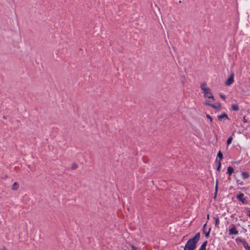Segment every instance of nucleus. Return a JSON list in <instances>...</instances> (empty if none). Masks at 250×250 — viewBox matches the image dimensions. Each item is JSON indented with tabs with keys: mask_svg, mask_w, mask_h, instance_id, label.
<instances>
[{
	"mask_svg": "<svg viewBox=\"0 0 250 250\" xmlns=\"http://www.w3.org/2000/svg\"><path fill=\"white\" fill-rule=\"evenodd\" d=\"M200 238V233L198 232L195 235L189 239L187 242L184 249L186 250H194L197 246V244Z\"/></svg>",
	"mask_w": 250,
	"mask_h": 250,
	"instance_id": "1",
	"label": "nucleus"
},
{
	"mask_svg": "<svg viewBox=\"0 0 250 250\" xmlns=\"http://www.w3.org/2000/svg\"><path fill=\"white\" fill-rule=\"evenodd\" d=\"M201 88L204 91L205 98L211 99L212 101H215V98H214L211 89L209 87H207L206 83H202L201 84Z\"/></svg>",
	"mask_w": 250,
	"mask_h": 250,
	"instance_id": "2",
	"label": "nucleus"
},
{
	"mask_svg": "<svg viewBox=\"0 0 250 250\" xmlns=\"http://www.w3.org/2000/svg\"><path fill=\"white\" fill-rule=\"evenodd\" d=\"M229 235H237L238 234V231L236 229L234 225L232 224L231 228L229 229Z\"/></svg>",
	"mask_w": 250,
	"mask_h": 250,
	"instance_id": "3",
	"label": "nucleus"
},
{
	"mask_svg": "<svg viewBox=\"0 0 250 250\" xmlns=\"http://www.w3.org/2000/svg\"><path fill=\"white\" fill-rule=\"evenodd\" d=\"M234 82V75L232 73L231 75L225 83L226 85H229Z\"/></svg>",
	"mask_w": 250,
	"mask_h": 250,
	"instance_id": "4",
	"label": "nucleus"
},
{
	"mask_svg": "<svg viewBox=\"0 0 250 250\" xmlns=\"http://www.w3.org/2000/svg\"><path fill=\"white\" fill-rule=\"evenodd\" d=\"M218 119L220 121L223 119H229L228 116L225 113L219 115Z\"/></svg>",
	"mask_w": 250,
	"mask_h": 250,
	"instance_id": "5",
	"label": "nucleus"
},
{
	"mask_svg": "<svg viewBox=\"0 0 250 250\" xmlns=\"http://www.w3.org/2000/svg\"><path fill=\"white\" fill-rule=\"evenodd\" d=\"M207 244V241H205V242H204L198 250H206V246Z\"/></svg>",
	"mask_w": 250,
	"mask_h": 250,
	"instance_id": "6",
	"label": "nucleus"
},
{
	"mask_svg": "<svg viewBox=\"0 0 250 250\" xmlns=\"http://www.w3.org/2000/svg\"><path fill=\"white\" fill-rule=\"evenodd\" d=\"M241 176L244 179H248L250 177V175L247 172H242L241 173Z\"/></svg>",
	"mask_w": 250,
	"mask_h": 250,
	"instance_id": "7",
	"label": "nucleus"
},
{
	"mask_svg": "<svg viewBox=\"0 0 250 250\" xmlns=\"http://www.w3.org/2000/svg\"><path fill=\"white\" fill-rule=\"evenodd\" d=\"M210 106L212 107V108H213L214 109H220L221 104L219 103H217L216 104H212Z\"/></svg>",
	"mask_w": 250,
	"mask_h": 250,
	"instance_id": "8",
	"label": "nucleus"
},
{
	"mask_svg": "<svg viewBox=\"0 0 250 250\" xmlns=\"http://www.w3.org/2000/svg\"><path fill=\"white\" fill-rule=\"evenodd\" d=\"M234 172V169L232 167H229L227 168V173L229 174V176H230L232 173Z\"/></svg>",
	"mask_w": 250,
	"mask_h": 250,
	"instance_id": "9",
	"label": "nucleus"
},
{
	"mask_svg": "<svg viewBox=\"0 0 250 250\" xmlns=\"http://www.w3.org/2000/svg\"><path fill=\"white\" fill-rule=\"evenodd\" d=\"M215 220V227H218L219 224V218L217 215H216L213 217Z\"/></svg>",
	"mask_w": 250,
	"mask_h": 250,
	"instance_id": "10",
	"label": "nucleus"
},
{
	"mask_svg": "<svg viewBox=\"0 0 250 250\" xmlns=\"http://www.w3.org/2000/svg\"><path fill=\"white\" fill-rule=\"evenodd\" d=\"M244 194L243 193H240L239 195H237V198L238 199L241 201H242L243 203H244L245 199L243 198Z\"/></svg>",
	"mask_w": 250,
	"mask_h": 250,
	"instance_id": "11",
	"label": "nucleus"
},
{
	"mask_svg": "<svg viewBox=\"0 0 250 250\" xmlns=\"http://www.w3.org/2000/svg\"><path fill=\"white\" fill-rule=\"evenodd\" d=\"M19 184L17 182H15L12 187V189L14 190H16L19 188Z\"/></svg>",
	"mask_w": 250,
	"mask_h": 250,
	"instance_id": "12",
	"label": "nucleus"
},
{
	"mask_svg": "<svg viewBox=\"0 0 250 250\" xmlns=\"http://www.w3.org/2000/svg\"><path fill=\"white\" fill-rule=\"evenodd\" d=\"M232 109L234 111H238L239 109V107L237 104H233L232 105Z\"/></svg>",
	"mask_w": 250,
	"mask_h": 250,
	"instance_id": "13",
	"label": "nucleus"
},
{
	"mask_svg": "<svg viewBox=\"0 0 250 250\" xmlns=\"http://www.w3.org/2000/svg\"><path fill=\"white\" fill-rule=\"evenodd\" d=\"M235 241L237 242V243H239V242H241V243H242L243 244L244 243V242L246 241L245 240V239H242L240 237H238L236 239H235Z\"/></svg>",
	"mask_w": 250,
	"mask_h": 250,
	"instance_id": "14",
	"label": "nucleus"
},
{
	"mask_svg": "<svg viewBox=\"0 0 250 250\" xmlns=\"http://www.w3.org/2000/svg\"><path fill=\"white\" fill-rule=\"evenodd\" d=\"M243 246H244V248L246 250H250V247L249 246V245L246 241H245L244 242V243L243 244Z\"/></svg>",
	"mask_w": 250,
	"mask_h": 250,
	"instance_id": "15",
	"label": "nucleus"
},
{
	"mask_svg": "<svg viewBox=\"0 0 250 250\" xmlns=\"http://www.w3.org/2000/svg\"><path fill=\"white\" fill-rule=\"evenodd\" d=\"M210 100L211 99H208V100H206V101L204 102L205 104L210 106L212 104Z\"/></svg>",
	"mask_w": 250,
	"mask_h": 250,
	"instance_id": "16",
	"label": "nucleus"
},
{
	"mask_svg": "<svg viewBox=\"0 0 250 250\" xmlns=\"http://www.w3.org/2000/svg\"><path fill=\"white\" fill-rule=\"evenodd\" d=\"M217 157L219 158V159H220L219 161H221L222 160V159L223 158V153L220 151H219L218 152Z\"/></svg>",
	"mask_w": 250,
	"mask_h": 250,
	"instance_id": "17",
	"label": "nucleus"
},
{
	"mask_svg": "<svg viewBox=\"0 0 250 250\" xmlns=\"http://www.w3.org/2000/svg\"><path fill=\"white\" fill-rule=\"evenodd\" d=\"M232 139H233V138H232V137L231 136L229 137L228 138V139L227 140V144L228 146L229 145L231 144Z\"/></svg>",
	"mask_w": 250,
	"mask_h": 250,
	"instance_id": "18",
	"label": "nucleus"
},
{
	"mask_svg": "<svg viewBox=\"0 0 250 250\" xmlns=\"http://www.w3.org/2000/svg\"><path fill=\"white\" fill-rule=\"evenodd\" d=\"M218 163V166L217 167V170L219 172L220 171L221 167V164L220 161H219Z\"/></svg>",
	"mask_w": 250,
	"mask_h": 250,
	"instance_id": "19",
	"label": "nucleus"
},
{
	"mask_svg": "<svg viewBox=\"0 0 250 250\" xmlns=\"http://www.w3.org/2000/svg\"><path fill=\"white\" fill-rule=\"evenodd\" d=\"M71 167L73 169H75L78 167V166L76 164L74 163L72 164Z\"/></svg>",
	"mask_w": 250,
	"mask_h": 250,
	"instance_id": "20",
	"label": "nucleus"
},
{
	"mask_svg": "<svg viewBox=\"0 0 250 250\" xmlns=\"http://www.w3.org/2000/svg\"><path fill=\"white\" fill-rule=\"evenodd\" d=\"M131 249V250H139V249L134 247L133 245H130Z\"/></svg>",
	"mask_w": 250,
	"mask_h": 250,
	"instance_id": "21",
	"label": "nucleus"
},
{
	"mask_svg": "<svg viewBox=\"0 0 250 250\" xmlns=\"http://www.w3.org/2000/svg\"><path fill=\"white\" fill-rule=\"evenodd\" d=\"M206 117H207L208 119H209V120H210V121L211 122H212L213 119H212V117H211L209 115L207 114V115H206Z\"/></svg>",
	"mask_w": 250,
	"mask_h": 250,
	"instance_id": "22",
	"label": "nucleus"
},
{
	"mask_svg": "<svg viewBox=\"0 0 250 250\" xmlns=\"http://www.w3.org/2000/svg\"><path fill=\"white\" fill-rule=\"evenodd\" d=\"M209 232H210V230L207 232L206 233V236L208 238V236H209Z\"/></svg>",
	"mask_w": 250,
	"mask_h": 250,
	"instance_id": "23",
	"label": "nucleus"
},
{
	"mask_svg": "<svg viewBox=\"0 0 250 250\" xmlns=\"http://www.w3.org/2000/svg\"><path fill=\"white\" fill-rule=\"evenodd\" d=\"M218 184V181L217 180L216 182V186H215L216 190L217 189Z\"/></svg>",
	"mask_w": 250,
	"mask_h": 250,
	"instance_id": "24",
	"label": "nucleus"
},
{
	"mask_svg": "<svg viewBox=\"0 0 250 250\" xmlns=\"http://www.w3.org/2000/svg\"><path fill=\"white\" fill-rule=\"evenodd\" d=\"M220 97L223 99L225 100L226 99V96L225 95H220Z\"/></svg>",
	"mask_w": 250,
	"mask_h": 250,
	"instance_id": "25",
	"label": "nucleus"
},
{
	"mask_svg": "<svg viewBox=\"0 0 250 250\" xmlns=\"http://www.w3.org/2000/svg\"><path fill=\"white\" fill-rule=\"evenodd\" d=\"M209 219V214H208L207 215V219H208V220Z\"/></svg>",
	"mask_w": 250,
	"mask_h": 250,
	"instance_id": "26",
	"label": "nucleus"
},
{
	"mask_svg": "<svg viewBox=\"0 0 250 250\" xmlns=\"http://www.w3.org/2000/svg\"><path fill=\"white\" fill-rule=\"evenodd\" d=\"M248 211L249 212V216L250 217V209L248 210Z\"/></svg>",
	"mask_w": 250,
	"mask_h": 250,
	"instance_id": "27",
	"label": "nucleus"
},
{
	"mask_svg": "<svg viewBox=\"0 0 250 250\" xmlns=\"http://www.w3.org/2000/svg\"><path fill=\"white\" fill-rule=\"evenodd\" d=\"M3 118L4 119H7V118H6V116H3Z\"/></svg>",
	"mask_w": 250,
	"mask_h": 250,
	"instance_id": "28",
	"label": "nucleus"
},
{
	"mask_svg": "<svg viewBox=\"0 0 250 250\" xmlns=\"http://www.w3.org/2000/svg\"><path fill=\"white\" fill-rule=\"evenodd\" d=\"M7 178V175H6V176H5V178H5V179H6V178Z\"/></svg>",
	"mask_w": 250,
	"mask_h": 250,
	"instance_id": "29",
	"label": "nucleus"
},
{
	"mask_svg": "<svg viewBox=\"0 0 250 250\" xmlns=\"http://www.w3.org/2000/svg\"><path fill=\"white\" fill-rule=\"evenodd\" d=\"M206 225V224H205V225H204V228H205V227Z\"/></svg>",
	"mask_w": 250,
	"mask_h": 250,
	"instance_id": "30",
	"label": "nucleus"
},
{
	"mask_svg": "<svg viewBox=\"0 0 250 250\" xmlns=\"http://www.w3.org/2000/svg\"><path fill=\"white\" fill-rule=\"evenodd\" d=\"M184 250H186L185 249H184Z\"/></svg>",
	"mask_w": 250,
	"mask_h": 250,
	"instance_id": "31",
	"label": "nucleus"
}]
</instances>
